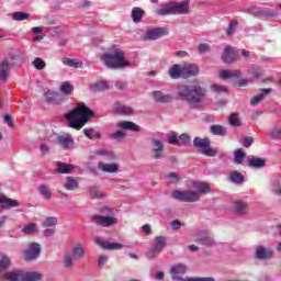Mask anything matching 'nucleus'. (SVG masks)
<instances>
[{
  "label": "nucleus",
  "mask_w": 281,
  "mask_h": 281,
  "mask_svg": "<svg viewBox=\"0 0 281 281\" xmlns=\"http://www.w3.org/2000/svg\"><path fill=\"white\" fill-rule=\"evenodd\" d=\"M193 146L200 155H204L205 157H216L218 155V150L212 148V140L207 137L201 138L196 136L193 138Z\"/></svg>",
  "instance_id": "obj_6"
},
{
  "label": "nucleus",
  "mask_w": 281,
  "mask_h": 281,
  "mask_svg": "<svg viewBox=\"0 0 281 281\" xmlns=\"http://www.w3.org/2000/svg\"><path fill=\"white\" fill-rule=\"evenodd\" d=\"M255 258L257 260H271V258H273V250L265 246H257L255 250Z\"/></svg>",
  "instance_id": "obj_15"
},
{
  "label": "nucleus",
  "mask_w": 281,
  "mask_h": 281,
  "mask_svg": "<svg viewBox=\"0 0 281 281\" xmlns=\"http://www.w3.org/2000/svg\"><path fill=\"white\" fill-rule=\"evenodd\" d=\"M245 14H250V16H257L259 19H273V16H278L276 11L265 10L260 7L251 5L240 10Z\"/></svg>",
  "instance_id": "obj_8"
},
{
  "label": "nucleus",
  "mask_w": 281,
  "mask_h": 281,
  "mask_svg": "<svg viewBox=\"0 0 281 281\" xmlns=\"http://www.w3.org/2000/svg\"><path fill=\"white\" fill-rule=\"evenodd\" d=\"M85 258V248L82 246L77 245L72 248V254L67 252L64 256V267L65 269H74L75 267V261L76 260H82Z\"/></svg>",
  "instance_id": "obj_7"
},
{
  "label": "nucleus",
  "mask_w": 281,
  "mask_h": 281,
  "mask_svg": "<svg viewBox=\"0 0 281 281\" xmlns=\"http://www.w3.org/2000/svg\"><path fill=\"white\" fill-rule=\"evenodd\" d=\"M198 52L200 54H205V53L210 52V45H207V44H200L199 47H198Z\"/></svg>",
  "instance_id": "obj_63"
},
{
  "label": "nucleus",
  "mask_w": 281,
  "mask_h": 281,
  "mask_svg": "<svg viewBox=\"0 0 281 281\" xmlns=\"http://www.w3.org/2000/svg\"><path fill=\"white\" fill-rule=\"evenodd\" d=\"M64 187L66 190H76L78 189V180H76L74 177H67Z\"/></svg>",
  "instance_id": "obj_45"
},
{
  "label": "nucleus",
  "mask_w": 281,
  "mask_h": 281,
  "mask_svg": "<svg viewBox=\"0 0 281 281\" xmlns=\"http://www.w3.org/2000/svg\"><path fill=\"white\" fill-rule=\"evenodd\" d=\"M211 90L214 91L215 93H226L227 88L225 86L213 83L211 86Z\"/></svg>",
  "instance_id": "obj_57"
},
{
  "label": "nucleus",
  "mask_w": 281,
  "mask_h": 281,
  "mask_svg": "<svg viewBox=\"0 0 281 281\" xmlns=\"http://www.w3.org/2000/svg\"><path fill=\"white\" fill-rule=\"evenodd\" d=\"M168 179L171 180V183H179V175L177 172H170Z\"/></svg>",
  "instance_id": "obj_64"
},
{
  "label": "nucleus",
  "mask_w": 281,
  "mask_h": 281,
  "mask_svg": "<svg viewBox=\"0 0 281 281\" xmlns=\"http://www.w3.org/2000/svg\"><path fill=\"white\" fill-rule=\"evenodd\" d=\"M238 27V21L233 20L228 23V26L226 29V36H234L236 34V30Z\"/></svg>",
  "instance_id": "obj_46"
},
{
  "label": "nucleus",
  "mask_w": 281,
  "mask_h": 281,
  "mask_svg": "<svg viewBox=\"0 0 281 281\" xmlns=\"http://www.w3.org/2000/svg\"><path fill=\"white\" fill-rule=\"evenodd\" d=\"M12 19L13 21H26V19H30V13L16 11L12 13Z\"/></svg>",
  "instance_id": "obj_49"
},
{
  "label": "nucleus",
  "mask_w": 281,
  "mask_h": 281,
  "mask_svg": "<svg viewBox=\"0 0 281 281\" xmlns=\"http://www.w3.org/2000/svg\"><path fill=\"white\" fill-rule=\"evenodd\" d=\"M40 194L43 196V199H45V201H49V199H52V191L49 190V187L45 186V184H41L37 188Z\"/></svg>",
  "instance_id": "obj_43"
},
{
  "label": "nucleus",
  "mask_w": 281,
  "mask_h": 281,
  "mask_svg": "<svg viewBox=\"0 0 281 281\" xmlns=\"http://www.w3.org/2000/svg\"><path fill=\"white\" fill-rule=\"evenodd\" d=\"M146 14V11H144L139 7H134L132 9V20L134 23H142V19H144V15Z\"/></svg>",
  "instance_id": "obj_30"
},
{
  "label": "nucleus",
  "mask_w": 281,
  "mask_h": 281,
  "mask_svg": "<svg viewBox=\"0 0 281 281\" xmlns=\"http://www.w3.org/2000/svg\"><path fill=\"white\" fill-rule=\"evenodd\" d=\"M100 214L102 215H93L90 217L91 223L98 225L99 227H113V225H117V218L113 217V209L109 206H103L99 209Z\"/></svg>",
  "instance_id": "obj_5"
},
{
  "label": "nucleus",
  "mask_w": 281,
  "mask_h": 281,
  "mask_svg": "<svg viewBox=\"0 0 281 281\" xmlns=\"http://www.w3.org/2000/svg\"><path fill=\"white\" fill-rule=\"evenodd\" d=\"M271 191L274 193V194H279L281 195V183L279 180H276L273 183H272V189Z\"/></svg>",
  "instance_id": "obj_59"
},
{
  "label": "nucleus",
  "mask_w": 281,
  "mask_h": 281,
  "mask_svg": "<svg viewBox=\"0 0 281 281\" xmlns=\"http://www.w3.org/2000/svg\"><path fill=\"white\" fill-rule=\"evenodd\" d=\"M42 225L43 227H56L58 225V218L54 216L46 217Z\"/></svg>",
  "instance_id": "obj_53"
},
{
  "label": "nucleus",
  "mask_w": 281,
  "mask_h": 281,
  "mask_svg": "<svg viewBox=\"0 0 281 281\" xmlns=\"http://www.w3.org/2000/svg\"><path fill=\"white\" fill-rule=\"evenodd\" d=\"M229 124L231 126H240V120L236 113L229 115Z\"/></svg>",
  "instance_id": "obj_58"
},
{
  "label": "nucleus",
  "mask_w": 281,
  "mask_h": 281,
  "mask_svg": "<svg viewBox=\"0 0 281 281\" xmlns=\"http://www.w3.org/2000/svg\"><path fill=\"white\" fill-rule=\"evenodd\" d=\"M195 240L198 243H201L204 247H214L216 245V240H214V237L207 233H198L195 235Z\"/></svg>",
  "instance_id": "obj_17"
},
{
  "label": "nucleus",
  "mask_w": 281,
  "mask_h": 281,
  "mask_svg": "<svg viewBox=\"0 0 281 281\" xmlns=\"http://www.w3.org/2000/svg\"><path fill=\"white\" fill-rule=\"evenodd\" d=\"M167 243H168V238H166V236H157V237H155L154 247L164 251V249H166Z\"/></svg>",
  "instance_id": "obj_41"
},
{
  "label": "nucleus",
  "mask_w": 281,
  "mask_h": 281,
  "mask_svg": "<svg viewBox=\"0 0 281 281\" xmlns=\"http://www.w3.org/2000/svg\"><path fill=\"white\" fill-rule=\"evenodd\" d=\"M64 65L67 67H74L75 69H82V61H76V59H69L67 58L65 61H63Z\"/></svg>",
  "instance_id": "obj_50"
},
{
  "label": "nucleus",
  "mask_w": 281,
  "mask_h": 281,
  "mask_svg": "<svg viewBox=\"0 0 281 281\" xmlns=\"http://www.w3.org/2000/svg\"><path fill=\"white\" fill-rule=\"evenodd\" d=\"M32 65H33V67H35V69H37V71H43V69H45V67H47V64L41 57H36L32 61Z\"/></svg>",
  "instance_id": "obj_47"
},
{
  "label": "nucleus",
  "mask_w": 281,
  "mask_h": 281,
  "mask_svg": "<svg viewBox=\"0 0 281 281\" xmlns=\"http://www.w3.org/2000/svg\"><path fill=\"white\" fill-rule=\"evenodd\" d=\"M207 90L201 85H181L177 88V97L181 102H184L190 109L201 111L205 106V97Z\"/></svg>",
  "instance_id": "obj_1"
},
{
  "label": "nucleus",
  "mask_w": 281,
  "mask_h": 281,
  "mask_svg": "<svg viewBox=\"0 0 281 281\" xmlns=\"http://www.w3.org/2000/svg\"><path fill=\"white\" fill-rule=\"evenodd\" d=\"M181 66H179L178 64L173 65L170 69H169V76L173 79L177 80L179 78H181Z\"/></svg>",
  "instance_id": "obj_44"
},
{
  "label": "nucleus",
  "mask_w": 281,
  "mask_h": 281,
  "mask_svg": "<svg viewBox=\"0 0 281 281\" xmlns=\"http://www.w3.org/2000/svg\"><path fill=\"white\" fill-rule=\"evenodd\" d=\"M94 155H98L99 157H108V159H117V156H115V153L106 148L95 150Z\"/></svg>",
  "instance_id": "obj_36"
},
{
  "label": "nucleus",
  "mask_w": 281,
  "mask_h": 281,
  "mask_svg": "<svg viewBox=\"0 0 281 281\" xmlns=\"http://www.w3.org/2000/svg\"><path fill=\"white\" fill-rule=\"evenodd\" d=\"M10 58L12 60V67H16V65H23V52L21 50H13L10 53Z\"/></svg>",
  "instance_id": "obj_27"
},
{
  "label": "nucleus",
  "mask_w": 281,
  "mask_h": 281,
  "mask_svg": "<svg viewBox=\"0 0 281 281\" xmlns=\"http://www.w3.org/2000/svg\"><path fill=\"white\" fill-rule=\"evenodd\" d=\"M272 91H273L272 88L260 89V93L250 99L251 106H256L260 104V102H262Z\"/></svg>",
  "instance_id": "obj_20"
},
{
  "label": "nucleus",
  "mask_w": 281,
  "mask_h": 281,
  "mask_svg": "<svg viewBox=\"0 0 281 281\" xmlns=\"http://www.w3.org/2000/svg\"><path fill=\"white\" fill-rule=\"evenodd\" d=\"M251 144H254V137H251V136H244L243 146L245 148H250Z\"/></svg>",
  "instance_id": "obj_60"
},
{
  "label": "nucleus",
  "mask_w": 281,
  "mask_h": 281,
  "mask_svg": "<svg viewBox=\"0 0 281 281\" xmlns=\"http://www.w3.org/2000/svg\"><path fill=\"white\" fill-rule=\"evenodd\" d=\"M94 243L101 247V249H105L108 251H119L120 249H124V245L120 243H108L102 237H95Z\"/></svg>",
  "instance_id": "obj_12"
},
{
  "label": "nucleus",
  "mask_w": 281,
  "mask_h": 281,
  "mask_svg": "<svg viewBox=\"0 0 281 281\" xmlns=\"http://www.w3.org/2000/svg\"><path fill=\"white\" fill-rule=\"evenodd\" d=\"M179 142L182 146H188L192 142V137L188 133H183L179 136Z\"/></svg>",
  "instance_id": "obj_55"
},
{
  "label": "nucleus",
  "mask_w": 281,
  "mask_h": 281,
  "mask_svg": "<svg viewBox=\"0 0 281 281\" xmlns=\"http://www.w3.org/2000/svg\"><path fill=\"white\" fill-rule=\"evenodd\" d=\"M151 157L153 159H166V145L161 138H151Z\"/></svg>",
  "instance_id": "obj_10"
},
{
  "label": "nucleus",
  "mask_w": 281,
  "mask_h": 281,
  "mask_svg": "<svg viewBox=\"0 0 281 281\" xmlns=\"http://www.w3.org/2000/svg\"><path fill=\"white\" fill-rule=\"evenodd\" d=\"M235 158L234 161L237 166H240V164H243L245 157H247V154L245 153V150H243V148H238L234 151Z\"/></svg>",
  "instance_id": "obj_39"
},
{
  "label": "nucleus",
  "mask_w": 281,
  "mask_h": 281,
  "mask_svg": "<svg viewBox=\"0 0 281 281\" xmlns=\"http://www.w3.org/2000/svg\"><path fill=\"white\" fill-rule=\"evenodd\" d=\"M220 78L228 80L229 78H240V70H222Z\"/></svg>",
  "instance_id": "obj_34"
},
{
  "label": "nucleus",
  "mask_w": 281,
  "mask_h": 281,
  "mask_svg": "<svg viewBox=\"0 0 281 281\" xmlns=\"http://www.w3.org/2000/svg\"><path fill=\"white\" fill-rule=\"evenodd\" d=\"M74 165L65 164V162H57V170L58 175H71L75 170Z\"/></svg>",
  "instance_id": "obj_26"
},
{
  "label": "nucleus",
  "mask_w": 281,
  "mask_h": 281,
  "mask_svg": "<svg viewBox=\"0 0 281 281\" xmlns=\"http://www.w3.org/2000/svg\"><path fill=\"white\" fill-rule=\"evenodd\" d=\"M270 136L272 139H281V130L280 128H274L270 132Z\"/></svg>",
  "instance_id": "obj_61"
},
{
  "label": "nucleus",
  "mask_w": 281,
  "mask_h": 281,
  "mask_svg": "<svg viewBox=\"0 0 281 281\" xmlns=\"http://www.w3.org/2000/svg\"><path fill=\"white\" fill-rule=\"evenodd\" d=\"M168 144H172L173 146H176V144H179V136H177V134L169 135Z\"/></svg>",
  "instance_id": "obj_62"
},
{
  "label": "nucleus",
  "mask_w": 281,
  "mask_h": 281,
  "mask_svg": "<svg viewBox=\"0 0 281 281\" xmlns=\"http://www.w3.org/2000/svg\"><path fill=\"white\" fill-rule=\"evenodd\" d=\"M111 139H115L116 142H122L123 137H126V133L124 131L119 130L113 134H110Z\"/></svg>",
  "instance_id": "obj_56"
},
{
  "label": "nucleus",
  "mask_w": 281,
  "mask_h": 281,
  "mask_svg": "<svg viewBox=\"0 0 281 281\" xmlns=\"http://www.w3.org/2000/svg\"><path fill=\"white\" fill-rule=\"evenodd\" d=\"M169 273L171 280L173 281H183V277L188 273V265L186 263H176L171 266Z\"/></svg>",
  "instance_id": "obj_11"
},
{
  "label": "nucleus",
  "mask_w": 281,
  "mask_h": 281,
  "mask_svg": "<svg viewBox=\"0 0 281 281\" xmlns=\"http://www.w3.org/2000/svg\"><path fill=\"white\" fill-rule=\"evenodd\" d=\"M1 207L4 210H10V207H19V201L10 198H3Z\"/></svg>",
  "instance_id": "obj_42"
},
{
  "label": "nucleus",
  "mask_w": 281,
  "mask_h": 281,
  "mask_svg": "<svg viewBox=\"0 0 281 281\" xmlns=\"http://www.w3.org/2000/svg\"><path fill=\"white\" fill-rule=\"evenodd\" d=\"M41 280H43V274H41V272L23 271L22 281H41Z\"/></svg>",
  "instance_id": "obj_31"
},
{
  "label": "nucleus",
  "mask_w": 281,
  "mask_h": 281,
  "mask_svg": "<svg viewBox=\"0 0 281 281\" xmlns=\"http://www.w3.org/2000/svg\"><path fill=\"white\" fill-rule=\"evenodd\" d=\"M161 36H168V29L156 27L148 30L145 34V38H147V41H157L158 38H161Z\"/></svg>",
  "instance_id": "obj_14"
},
{
  "label": "nucleus",
  "mask_w": 281,
  "mask_h": 281,
  "mask_svg": "<svg viewBox=\"0 0 281 281\" xmlns=\"http://www.w3.org/2000/svg\"><path fill=\"white\" fill-rule=\"evenodd\" d=\"M41 244L32 243L29 245V249L24 250V259L26 260H36L41 256Z\"/></svg>",
  "instance_id": "obj_13"
},
{
  "label": "nucleus",
  "mask_w": 281,
  "mask_h": 281,
  "mask_svg": "<svg viewBox=\"0 0 281 281\" xmlns=\"http://www.w3.org/2000/svg\"><path fill=\"white\" fill-rule=\"evenodd\" d=\"M83 135L88 137V139H102V134L93 128L83 130Z\"/></svg>",
  "instance_id": "obj_38"
},
{
  "label": "nucleus",
  "mask_w": 281,
  "mask_h": 281,
  "mask_svg": "<svg viewBox=\"0 0 281 281\" xmlns=\"http://www.w3.org/2000/svg\"><path fill=\"white\" fill-rule=\"evenodd\" d=\"M172 199L182 203H196L201 201V194L196 191H173Z\"/></svg>",
  "instance_id": "obj_9"
},
{
  "label": "nucleus",
  "mask_w": 281,
  "mask_h": 281,
  "mask_svg": "<svg viewBox=\"0 0 281 281\" xmlns=\"http://www.w3.org/2000/svg\"><path fill=\"white\" fill-rule=\"evenodd\" d=\"M98 168L99 170H102V172H108L109 175H114L116 172H120V165L116 162L104 164L102 161H99Z\"/></svg>",
  "instance_id": "obj_19"
},
{
  "label": "nucleus",
  "mask_w": 281,
  "mask_h": 281,
  "mask_svg": "<svg viewBox=\"0 0 281 281\" xmlns=\"http://www.w3.org/2000/svg\"><path fill=\"white\" fill-rule=\"evenodd\" d=\"M113 110L119 115H133V108L124 105L120 102L114 103Z\"/></svg>",
  "instance_id": "obj_24"
},
{
  "label": "nucleus",
  "mask_w": 281,
  "mask_h": 281,
  "mask_svg": "<svg viewBox=\"0 0 281 281\" xmlns=\"http://www.w3.org/2000/svg\"><path fill=\"white\" fill-rule=\"evenodd\" d=\"M59 89L65 95H70V93L74 91V86H71L69 81H65L61 83Z\"/></svg>",
  "instance_id": "obj_51"
},
{
  "label": "nucleus",
  "mask_w": 281,
  "mask_h": 281,
  "mask_svg": "<svg viewBox=\"0 0 281 281\" xmlns=\"http://www.w3.org/2000/svg\"><path fill=\"white\" fill-rule=\"evenodd\" d=\"M234 212L235 214H238V216H245L248 212L247 204L245 202H235L234 204Z\"/></svg>",
  "instance_id": "obj_35"
},
{
  "label": "nucleus",
  "mask_w": 281,
  "mask_h": 281,
  "mask_svg": "<svg viewBox=\"0 0 281 281\" xmlns=\"http://www.w3.org/2000/svg\"><path fill=\"white\" fill-rule=\"evenodd\" d=\"M210 133H212V135H218L220 137H225V135H227V127L223 125L214 124L210 126Z\"/></svg>",
  "instance_id": "obj_32"
},
{
  "label": "nucleus",
  "mask_w": 281,
  "mask_h": 281,
  "mask_svg": "<svg viewBox=\"0 0 281 281\" xmlns=\"http://www.w3.org/2000/svg\"><path fill=\"white\" fill-rule=\"evenodd\" d=\"M248 166L250 168H265V166H267V160L262 158L249 159Z\"/></svg>",
  "instance_id": "obj_40"
},
{
  "label": "nucleus",
  "mask_w": 281,
  "mask_h": 281,
  "mask_svg": "<svg viewBox=\"0 0 281 281\" xmlns=\"http://www.w3.org/2000/svg\"><path fill=\"white\" fill-rule=\"evenodd\" d=\"M65 117L70 128L80 131L93 117V111L81 102L77 104V108L68 112Z\"/></svg>",
  "instance_id": "obj_2"
},
{
  "label": "nucleus",
  "mask_w": 281,
  "mask_h": 281,
  "mask_svg": "<svg viewBox=\"0 0 281 281\" xmlns=\"http://www.w3.org/2000/svg\"><path fill=\"white\" fill-rule=\"evenodd\" d=\"M120 128H125V131H134V133H139L142 131V127L134 122L131 121H123L119 123Z\"/></svg>",
  "instance_id": "obj_29"
},
{
  "label": "nucleus",
  "mask_w": 281,
  "mask_h": 281,
  "mask_svg": "<svg viewBox=\"0 0 281 281\" xmlns=\"http://www.w3.org/2000/svg\"><path fill=\"white\" fill-rule=\"evenodd\" d=\"M57 142L64 150H69L71 148H74V138L69 134L58 136Z\"/></svg>",
  "instance_id": "obj_22"
},
{
  "label": "nucleus",
  "mask_w": 281,
  "mask_h": 281,
  "mask_svg": "<svg viewBox=\"0 0 281 281\" xmlns=\"http://www.w3.org/2000/svg\"><path fill=\"white\" fill-rule=\"evenodd\" d=\"M45 102L47 104H63V99H60V94L54 90H48L44 93Z\"/></svg>",
  "instance_id": "obj_21"
},
{
  "label": "nucleus",
  "mask_w": 281,
  "mask_h": 281,
  "mask_svg": "<svg viewBox=\"0 0 281 281\" xmlns=\"http://www.w3.org/2000/svg\"><path fill=\"white\" fill-rule=\"evenodd\" d=\"M22 232L26 235H32V234H36V232H38V228L36 227V224L31 223V224L24 226Z\"/></svg>",
  "instance_id": "obj_54"
},
{
  "label": "nucleus",
  "mask_w": 281,
  "mask_h": 281,
  "mask_svg": "<svg viewBox=\"0 0 281 281\" xmlns=\"http://www.w3.org/2000/svg\"><path fill=\"white\" fill-rule=\"evenodd\" d=\"M8 71H10V61L8 58H4L0 63V80L5 82L8 80Z\"/></svg>",
  "instance_id": "obj_25"
},
{
  "label": "nucleus",
  "mask_w": 281,
  "mask_h": 281,
  "mask_svg": "<svg viewBox=\"0 0 281 281\" xmlns=\"http://www.w3.org/2000/svg\"><path fill=\"white\" fill-rule=\"evenodd\" d=\"M222 60L226 65H232V63H236V49L232 46H226L222 54Z\"/></svg>",
  "instance_id": "obj_18"
},
{
  "label": "nucleus",
  "mask_w": 281,
  "mask_h": 281,
  "mask_svg": "<svg viewBox=\"0 0 281 281\" xmlns=\"http://www.w3.org/2000/svg\"><path fill=\"white\" fill-rule=\"evenodd\" d=\"M162 250H160V248H157L156 246H153L147 252H146V258H148V260H153L155 258H157V256H159V254H161Z\"/></svg>",
  "instance_id": "obj_48"
},
{
  "label": "nucleus",
  "mask_w": 281,
  "mask_h": 281,
  "mask_svg": "<svg viewBox=\"0 0 281 281\" xmlns=\"http://www.w3.org/2000/svg\"><path fill=\"white\" fill-rule=\"evenodd\" d=\"M2 280L23 281V270L14 269V270L8 271L2 276Z\"/></svg>",
  "instance_id": "obj_23"
},
{
  "label": "nucleus",
  "mask_w": 281,
  "mask_h": 281,
  "mask_svg": "<svg viewBox=\"0 0 281 281\" xmlns=\"http://www.w3.org/2000/svg\"><path fill=\"white\" fill-rule=\"evenodd\" d=\"M190 13V0H183L180 2L170 1L164 3L157 11L158 16H170L175 14H189Z\"/></svg>",
  "instance_id": "obj_4"
},
{
  "label": "nucleus",
  "mask_w": 281,
  "mask_h": 281,
  "mask_svg": "<svg viewBox=\"0 0 281 281\" xmlns=\"http://www.w3.org/2000/svg\"><path fill=\"white\" fill-rule=\"evenodd\" d=\"M228 181L235 183V186H243V183H245V176L238 171H232Z\"/></svg>",
  "instance_id": "obj_28"
},
{
  "label": "nucleus",
  "mask_w": 281,
  "mask_h": 281,
  "mask_svg": "<svg viewBox=\"0 0 281 281\" xmlns=\"http://www.w3.org/2000/svg\"><path fill=\"white\" fill-rule=\"evenodd\" d=\"M182 74H183V76H187L189 78L192 76H198L199 66H196L194 64L188 65L182 69Z\"/></svg>",
  "instance_id": "obj_33"
},
{
  "label": "nucleus",
  "mask_w": 281,
  "mask_h": 281,
  "mask_svg": "<svg viewBox=\"0 0 281 281\" xmlns=\"http://www.w3.org/2000/svg\"><path fill=\"white\" fill-rule=\"evenodd\" d=\"M94 91H109V81H98L93 86Z\"/></svg>",
  "instance_id": "obj_52"
},
{
  "label": "nucleus",
  "mask_w": 281,
  "mask_h": 281,
  "mask_svg": "<svg viewBox=\"0 0 281 281\" xmlns=\"http://www.w3.org/2000/svg\"><path fill=\"white\" fill-rule=\"evenodd\" d=\"M151 98L158 104H170V102H172V100H173L172 94H166L161 90L153 91L151 92Z\"/></svg>",
  "instance_id": "obj_16"
},
{
  "label": "nucleus",
  "mask_w": 281,
  "mask_h": 281,
  "mask_svg": "<svg viewBox=\"0 0 281 281\" xmlns=\"http://www.w3.org/2000/svg\"><path fill=\"white\" fill-rule=\"evenodd\" d=\"M101 60L109 69H126V67H131V61L126 60L124 52L120 48L103 54Z\"/></svg>",
  "instance_id": "obj_3"
},
{
  "label": "nucleus",
  "mask_w": 281,
  "mask_h": 281,
  "mask_svg": "<svg viewBox=\"0 0 281 281\" xmlns=\"http://www.w3.org/2000/svg\"><path fill=\"white\" fill-rule=\"evenodd\" d=\"M193 188L201 194H210V184L206 182H193Z\"/></svg>",
  "instance_id": "obj_37"
}]
</instances>
